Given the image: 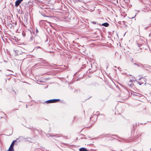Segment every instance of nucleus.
I'll list each match as a JSON object with an SVG mask.
<instances>
[{
  "label": "nucleus",
  "instance_id": "ddd939ff",
  "mask_svg": "<svg viewBox=\"0 0 151 151\" xmlns=\"http://www.w3.org/2000/svg\"><path fill=\"white\" fill-rule=\"evenodd\" d=\"M118 70H119L120 71H121V68H120L119 67H118Z\"/></svg>",
  "mask_w": 151,
  "mask_h": 151
},
{
  "label": "nucleus",
  "instance_id": "423d86ee",
  "mask_svg": "<svg viewBox=\"0 0 151 151\" xmlns=\"http://www.w3.org/2000/svg\"><path fill=\"white\" fill-rule=\"evenodd\" d=\"M79 150L80 151H88L86 148L83 147L80 149Z\"/></svg>",
  "mask_w": 151,
  "mask_h": 151
},
{
  "label": "nucleus",
  "instance_id": "7ed1b4c3",
  "mask_svg": "<svg viewBox=\"0 0 151 151\" xmlns=\"http://www.w3.org/2000/svg\"><path fill=\"white\" fill-rule=\"evenodd\" d=\"M23 0H17L15 2V6H18Z\"/></svg>",
  "mask_w": 151,
  "mask_h": 151
},
{
  "label": "nucleus",
  "instance_id": "2eb2a0df",
  "mask_svg": "<svg viewBox=\"0 0 151 151\" xmlns=\"http://www.w3.org/2000/svg\"><path fill=\"white\" fill-rule=\"evenodd\" d=\"M136 16V15H135L134 17H131L130 18L133 19V18H134Z\"/></svg>",
  "mask_w": 151,
  "mask_h": 151
},
{
  "label": "nucleus",
  "instance_id": "dca6fc26",
  "mask_svg": "<svg viewBox=\"0 0 151 151\" xmlns=\"http://www.w3.org/2000/svg\"><path fill=\"white\" fill-rule=\"evenodd\" d=\"M114 67H115V68H116V66H114Z\"/></svg>",
  "mask_w": 151,
  "mask_h": 151
},
{
  "label": "nucleus",
  "instance_id": "0eeeda50",
  "mask_svg": "<svg viewBox=\"0 0 151 151\" xmlns=\"http://www.w3.org/2000/svg\"><path fill=\"white\" fill-rule=\"evenodd\" d=\"M16 140H14L13 141L12 143L11 144V145L10 147H14V143L15 142H16Z\"/></svg>",
  "mask_w": 151,
  "mask_h": 151
},
{
  "label": "nucleus",
  "instance_id": "f8f14e48",
  "mask_svg": "<svg viewBox=\"0 0 151 151\" xmlns=\"http://www.w3.org/2000/svg\"><path fill=\"white\" fill-rule=\"evenodd\" d=\"M134 65H137V66H138V67H139V65L138 64H137L136 63H134Z\"/></svg>",
  "mask_w": 151,
  "mask_h": 151
},
{
  "label": "nucleus",
  "instance_id": "9d476101",
  "mask_svg": "<svg viewBox=\"0 0 151 151\" xmlns=\"http://www.w3.org/2000/svg\"><path fill=\"white\" fill-rule=\"evenodd\" d=\"M34 38L32 36H31L30 37V40L31 41H32L33 40Z\"/></svg>",
  "mask_w": 151,
  "mask_h": 151
},
{
  "label": "nucleus",
  "instance_id": "20e7f679",
  "mask_svg": "<svg viewBox=\"0 0 151 151\" xmlns=\"http://www.w3.org/2000/svg\"><path fill=\"white\" fill-rule=\"evenodd\" d=\"M133 95L134 96H137L139 97H143V96H142V94L139 93H135Z\"/></svg>",
  "mask_w": 151,
  "mask_h": 151
},
{
  "label": "nucleus",
  "instance_id": "39448f33",
  "mask_svg": "<svg viewBox=\"0 0 151 151\" xmlns=\"http://www.w3.org/2000/svg\"><path fill=\"white\" fill-rule=\"evenodd\" d=\"M109 24L108 23H107V22L104 23H103L102 24V26H105V27H108L109 26Z\"/></svg>",
  "mask_w": 151,
  "mask_h": 151
},
{
  "label": "nucleus",
  "instance_id": "f3484780",
  "mask_svg": "<svg viewBox=\"0 0 151 151\" xmlns=\"http://www.w3.org/2000/svg\"><path fill=\"white\" fill-rule=\"evenodd\" d=\"M50 136H52V135H50Z\"/></svg>",
  "mask_w": 151,
  "mask_h": 151
},
{
  "label": "nucleus",
  "instance_id": "a211bd4d",
  "mask_svg": "<svg viewBox=\"0 0 151 151\" xmlns=\"http://www.w3.org/2000/svg\"><path fill=\"white\" fill-rule=\"evenodd\" d=\"M38 47V48H40V47Z\"/></svg>",
  "mask_w": 151,
  "mask_h": 151
},
{
  "label": "nucleus",
  "instance_id": "6e6552de",
  "mask_svg": "<svg viewBox=\"0 0 151 151\" xmlns=\"http://www.w3.org/2000/svg\"><path fill=\"white\" fill-rule=\"evenodd\" d=\"M8 151H14V147H10L8 150Z\"/></svg>",
  "mask_w": 151,
  "mask_h": 151
},
{
  "label": "nucleus",
  "instance_id": "9b49d317",
  "mask_svg": "<svg viewBox=\"0 0 151 151\" xmlns=\"http://www.w3.org/2000/svg\"><path fill=\"white\" fill-rule=\"evenodd\" d=\"M22 35H23L24 36L25 35V33L23 32L22 33Z\"/></svg>",
  "mask_w": 151,
  "mask_h": 151
},
{
  "label": "nucleus",
  "instance_id": "f03ea898",
  "mask_svg": "<svg viewBox=\"0 0 151 151\" xmlns=\"http://www.w3.org/2000/svg\"><path fill=\"white\" fill-rule=\"evenodd\" d=\"M139 80H142L141 82H140L139 81H137L138 83V84H139V85H142V84L144 83V82H143V81H144L145 82V83H146V79H145L144 78L142 77V78H140Z\"/></svg>",
  "mask_w": 151,
  "mask_h": 151
},
{
  "label": "nucleus",
  "instance_id": "f257e3e1",
  "mask_svg": "<svg viewBox=\"0 0 151 151\" xmlns=\"http://www.w3.org/2000/svg\"><path fill=\"white\" fill-rule=\"evenodd\" d=\"M60 100L59 99H53L47 101H45L47 104L56 102Z\"/></svg>",
  "mask_w": 151,
  "mask_h": 151
},
{
  "label": "nucleus",
  "instance_id": "4468645a",
  "mask_svg": "<svg viewBox=\"0 0 151 151\" xmlns=\"http://www.w3.org/2000/svg\"><path fill=\"white\" fill-rule=\"evenodd\" d=\"M92 23H93V24H94L96 23V22H93Z\"/></svg>",
  "mask_w": 151,
  "mask_h": 151
},
{
  "label": "nucleus",
  "instance_id": "1a4fd4ad",
  "mask_svg": "<svg viewBox=\"0 0 151 151\" xmlns=\"http://www.w3.org/2000/svg\"><path fill=\"white\" fill-rule=\"evenodd\" d=\"M142 67L144 68L145 69H146V70H148V68H149V67H147L146 66H142Z\"/></svg>",
  "mask_w": 151,
  "mask_h": 151
}]
</instances>
